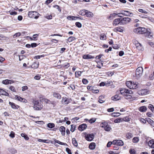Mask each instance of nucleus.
I'll list each match as a JSON object with an SVG mask.
<instances>
[{
    "mask_svg": "<svg viewBox=\"0 0 154 154\" xmlns=\"http://www.w3.org/2000/svg\"><path fill=\"white\" fill-rule=\"evenodd\" d=\"M148 108L150 109V110L152 112H153L154 111V107L153 105L151 104H149L148 106Z\"/></svg>",
    "mask_w": 154,
    "mask_h": 154,
    "instance_id": "de8ad7c7",
    "label": "nucleus"
},
{
    "mask_svg": "<svg viewBox=\"0 0 154 154\" xmlns=\"http://www.w3.org/2000/svg\"><path fill=\"white\" fill-rule=\"evenodd\" d=\"M21 136L22 137H23L26 140H28L29 139L27 135H26L25 133L21 134Z\"/></svg>",
    "mask_w": 154,
    "mask_h": 154,
    "instance_id": "4c0bfd02",
    "label": "nucleus"
},
{
    "mask_svg": "<svg viewBox=\"0 0 154 154\" xmlns=\"http://www.w3.org/2000/svg\"><path fill=\"white\" fill-rule=\"evenodd\" d=\"M21 35V33L20 32H18L17 33H16L14 34V35H13V38H16L17 37H19Z\"/></svg>",
    "mask_w": 154,
    "mask_h": 154,
    "instance_id": "5fc2aeb1",
    "label": "nucleus"
},
{
    "mask_svg": "<svg viewBox=\"0 0 154 154\" xmlns=\"http://www.w3.org/2000/svg\"><path fill=\"white\" fill-rule=\"evenodd\" d=\"M148 145L149 146L152 148H154V140L153 139H152L150 140L148 143Z\"/></svg>",
    "mask_w": 154,
    "mask_h": 154,
    "instance_id": "5701e85b",
    "label": "nucleus"
},
{
    "mask_svg": "<svg viewBox=\"0 0 154 154\" xmlns=\"http://www.w3.org/2000/svg\"><path fill=\"white\" fill-rule=\"evenodd\" d=\"M117 15V12L116 11H114V13L111 14L110 15L108 16L107 17V19L109 20H111L115 17Z\"/></svg>",
    "mask_w": 154,
    "mask_h": 154,
    "instance_id": "f8f14e48",
    "label": "nucleus"
},
{
    "mask_svg": "<svg viewBox=\"0 0 154 154\" xmlns=\"http://www.w3.org/2000/svg\"><path fill=\"white\" fill-rule=\"evenodd\" d=\"M0 95L9 96V94L7 92L4 90L0 88Z\"/></svg>",
    "mask_w": 154,
    "mask_h": 154,
    "instance_id": "412c9836",
    "label": "nucleus"
},
{
    "mask_svg": "<svg viewBox=\"0 0 154 154\" xmlns=\"http://www.w3.org/2000/svg\"><path fill=\"white\" fill-rule=\"evenodd\" d=\"M112 144L116 146H122L123 145L124 143L121 140H116L112 141Z\"/></svg>",
    "mask_w": 154,
    "mask_h": 154,
    "instance_id": "6e6552de",
    "label": "nucleus"
},
{
    "mask_svg": "<svg viewBox=\"0 0 154 154\" xmlns=\"http://www.w3.org/2000/svg\"><path fill=\"white\" fill-rule=\"evenodd\" d=\"M132 94H126L125 95V97L126 99H131L132 98V97L131 95Z\"/></svg>",
    "mask_w": 154,
    "mask_h": 154,
    "instance_id": "79ce46f5",
    "label": "nucleus"
},
{
    "mask_svg": "<svg viewBox=\"0 0 154 154\" xmlns=\"http://www.w3.org/2000/svg\"><path fill=\"white\" fill-rule=\"evenodd\" d=\"M39 15V14L37 12L35 11H29L28 14V16L29 17L35 19L38 18Z\"/></svg>",
    "mask_w": 154,
    "mask_h": 154,
    "instance_id": "7ed1b4c3",
    "label": "nucleus"
},
{
    "mask_svg": "<svg viewBox=\"0 0 154 154\" xmlns=\"http://www.w3.org/2000/svg\"><path fill=\"white\" fill-rule=\"evenodd\" d=\"M108 125V123L105 122H102L101 124V127L104 128Z\"/></svg>",
    "mask_w": 154,
    "mask_h": 154,
    "instance_id": "09e8293b",
    "label": "nucleus"
},
{
    "mask_svg": "<svg viewBox=\"0 0 154 154\" xmlns=\"http://www.w3.org/2000/svg\"><path fill=\"white\" fill-rule=\"evenodd\" d=\"M76 127V125L74 124H73L71 125V128L70 129V131L72 132H74L75 130Z\"/></svg>",
    "mask_w": 154,
    "mask_h": 154,
    "instance_id": "49530a36",
    "label": "nucleus"
},
{
    "mask_svg": "<svg viewBox=\"0 0 154 154\" xmlns=\"http://www.w3.org/2000/svg\"><path fill=\"white\" fill-rule=\"evenodd\" d=\"M121 98V97L119 96V95L116 94L114 96L112 97H111L112 100H114L116 101L120 100Z\"/></svg>",
    "mask_w": 154,
    "mask_h": 154,
    "instance_id": "bb28decb",
    "label": "nucleus"
},
{
    "mask_svg": "<svg viewBox=\"0 0 154 154\" xmlns=\"http://www.w3.org/2000/svg\"><path fill=\"white\" fill-rule=\"evenodd\" d=\"M100 38L101 40H106V36L104 33H102L100 35Z\"/></svg>",
    "mask_w": 154,
    "mask_h": 154,
    "instance_id": "7c9ffc66",
    "label": "nucleus"
},
{
    "mask_svg": "<svg viewBox=\"0 0 154 154\" xmlns=\"http://www.w3.org/2000/svg\"><path fill=\"white\" fill-rule=\"evenodd\" d=\"M87 89L89 91H92L94 89V86H88L87 87Z\"/></svg>",
    "mask_w": 154,
    "mask_h": 154,
    "instance_id": "13d9d810",
    "label": "nucleus"
},
{
    "mask_svg": "<svg viewBox=\"0 0 154 154\" xmlns=\"http://www.w3.org/2000/svg\"><path fill=\"white\" fill-rule=\"evenodd\" d=\"M121 25H125L130 22L131 21V19L129 17H124L121 18Z\"/></svg>",
    "mask_w": 154,
    "mask_h": 154,
    "instance_id": "423d86ee",
    "label": "nucleus"
},
{
    "mask_svg": "<svg viewBox=\"0 0 154 154\" xmlns=\"http://www.w3.org/2000/svg\"><path fill=\"white\" fill-rule=\"evenodd\" d=\"M105 96L103 95H102L98 97V102L100 103H104L105 100Z\"/></svg>",
    "mask_w": 154,
    "mask_h": 154,
    "instance_id": "4468645a",
    "label": "nucleus"
},
{
    "mask_svg": "<svg viewBox=\"0 0 154 154\" xmlns=\"http://www.w3.org/2000/svg\"><path fill=\"white\" fill-rule=\"evenodd\" d=\"M136 47L139 50H141L142 49V47L140 43H138L137 45H136Z\"/></svg>",
    "mask_w": 154,
    "mask_h": 154,
    "instance_id": "f704fd0d",
    "label": "nucleus"
},
{
    "mask_svg": "<svg viewBox=\"0 0 154 154\" xmlns=\"http://www.w3.org/2000/svg\"><path fill=\"white\" fill-rule=\"evenodd\" d=\"M85 15L87 17H91L94 16V14L92 12L87 10Z\"/></svg>",
    "mask_w": 154,
    "mask_h": 154,
    "instance_id": "a878e982",
    "label": "nucleus"
},
{
    "mask_svg": "<svg viewBox=\"0 0 154 154\" xmlns=\"http://www.w3.org/2000/svg\"><path fill=\"white\" fill-rule=\"evenodd\" d=\"M114 122L115 123H118L120 122H122V118H119L116 119L114 120Z\"/></svg>",
    "mask_w": 154,
    "mask_h": 154,
    "instance_id": "603ef678",
    "label": "nucleus"
},
{
    "mask_svg": "<svg viewBox=\"0 0 154 154\" xmlns=\"http://www.w3.org/2000/svg\"><path fill=\"white\" fill-rule=\"evenodd\" d=\"M44 101L45 103H48V104H53V102L49 100L47 98L45 99H44Z\"/></svg>",
    "mask_w": 154,
    "mask_h": 154,
    "instance_id": "37998d69",
    "label": "nucleus"
},
{
    "mask_svg": "<svg viewBox=\"0 0 154 154\" xmlns=\"http://www.w3.org/2000/svg\"><path fill=\"white\" fill-rule=\"evenodd\" d=\"M126 84L128 88L131 89H135L137 88V84L136 82L128 81L126 82Z\"/></svg>",
    "mask_w": 154,
    "mask_h": 154,
    "instance_id": "f03ea898",
    "label": "nucleus"
},
{
    "mask_svg": "<svg viewBox=\"0 0 154 154\" xmlns=\"http://www.w3.org/2000/svg\"><path fill=\"white\" fill-rule=\"evenodd\" d=\"M41 78V75H35L34 78L36 80H39Z\"/></svg>",
    "mask_w": 154,
    "mask_h": 154,
    "instance_id": "338daca9",
    "label": "nucleus"
},
{
    "mask_svg": "<svg viewBox=\"0 0 154 154\" xmlns=\"http://www.w3.org/2000/svg\"><path fill=\"white\" fill-rule=\"evenodd\" d=\"M122 122L125 121V122H129L130 120V118H129V117L128 116H126L125 117L123 118H122Z\"/></svg>",
    "mask_w": 154,
    "mask_h": 154,
    "instance_id": "e433bc0d",
    "label": "nucleus"
},
{
    "mask_svg": "<svg viewBox=\"0 0 154 154\" xmlns=\"http://www.w3.org/2000/svg\"><path fill=\"white\" fill-rule=\"evenodd\" d=\"M9 89L11 90L12 91L14 92H16V90L15 88L13 86H9Z\"/></svg>",
    "mask_w": 154,
    "mask_h": 154,
    "instance_id": "864d4df0",
    "label": "nucleus"
},
{
    "mask_svg": "<svg viewBox=\"0 0 154 154\" xmlns=\"http://www.w3.org/2000/svg\"><path fill=\"white\" fill-rule=\"evenodd\" d=\"M9 104L11 106V108L13 109H17L20 107L19 106L17 105L14 103L11 102H9Z\"/></svg>",
    "mask_w": 154,
    "mask_h": 154,
    "instance_id": "6ab92c4d",
    "label": "nucleus"
},
{
    "mask_svg": "<svg viewBox=\"0 0 154 154\" xmlns=\"http://www.w3.org/2000/svg\"><path fill=\"white\" fill-rule=\"evenodd\" d=\"M82 82L83 84H87L88 83V80L85 79H82Z\"/></svg>",
    "mask_w": 154,
    "mask_h": 154,
    "instance_id": "052dcab7",
    "label": "nucleus"
},
{
    "mask_svg": "<svg viewBox=\"0 0 154 154\" xmlns=\"http://www.w3.org/2000/svg\"><path fill=\"white\" fill-rule=\"evenodd\" d=\"M148 91L147 89H142L138 91V94L141 95H145L147 94Z\"/></svg>",
    "mask_w": 154,
    "mask_h": 154,
    "instance_id": "dca6fc26",
    "label": "nucleus"
},
{
    "mask_svg": "<svg viewBox=\"0 0 154 154\" xmlns=\"http://www.w3.org/2000/svg\"><path fill=\"white\" fill-rule=\"evenodd\" d=\"M124 28L122 26H118L114 28L113 31L116 32H122L124 31Z\"/></svg>",
    "mask_w": 154,
    "mask_h": 154,
    "instance_id": "2eb2a0df",
    "label": "nucleus"
},
{
    "mask_svg": "<svg viewBox=\"0 0 154 154\" xmlns=\"http://www.w3.org/2000/svg\"><path fill=\"white\" fill-rule=\"evenodd\" d=\"M112 48L115 49H118L120 48V46L118 44H113L112 45Z\"/></svg>",
    "mask_w": 154,
    "mask_h": 154,
    "instance_id": "3c124183",
    "label": "nucleus"
},
{
    "mask_svg": "<svg viewBox=\"0 0 154 154\" xmlns=\"http://www.w3.org/2000/svg\"><path fill=\"white\" fill-rule=\"evenodd\" d=\"M2 83L5 85H8V84H11L14 83V82L13 81L9 80L8 79H5L2 81Z\"/></svg>",
    "mask_w": 154,
    "mask_h": 154,
    "instance_id": "4be33fe9",
    "label": "nucleus"
},
{
    "mask_svg": "<svg viewBox=\"0 0 154 154\" xmlns=\"http://www.w3.org/2000/svg\"><path fill=\"white\" fill-rule=\"evenodd\" d=\"M143 72V69L142 67H138L136 70V75L137 77H139L141 75Z\"/></svg>",
    "mask_w": 154,
    "mask_h": 154,
    "instance_id": "0eeeda50",
    "label": "nucleus"
},
{
    "mask_svg": "<svg viewBox=\"0 0 154 154\" xmlns=\"http://www.w3.org/2000/svg\"><path fill=\"white\" fill-rule=\"evenodd\" d=\"M146 122H147L150 125L152 123H154V121L149 118H146Z\"/></svg>",
    "mask_w": 154,
    "mask_h": 154,
    "instance_id": "a19ab883",
    "label": "nucleus"
},
{
    "mask_svg": "<svg viewBox=\"0 0 154 154\" xmlns=\"http://www.w3.org/2000/svg\"><path fill=\"white\" fill-rule=\"evenodd\" d=\"M104 130L107 131H109L111 129V127L109 126V125H108L104 128Z\"/></svg>",
    "mask_w": 154,
    "mask_h": 154,
    "instance_id": "ea45409f",
    "label": "nucleus"
},
{
    "mask_svg": "<svg viewBox=\"0 0 154 154\" xmlns=\"http://www.w3.org/2000/svg\"><path fill=\"white\" fill-rule=\"evenodd\" d=\"M75 39V38L73 37H70L68 38V41L70 42L74 41Z\"/></svg>",
    "mask_w": 154,
    "mask_h": 154,
    "instance_id": "680f3d73",
    "label": "nucleus"
},
{
    "mask_svg": "<svg viewBox=\"0 0 154 154\" xmlns=\"http://www.w3.org/2000/svg\"><path fill=\"white\" fill-rule=\"evenodd\" d=\"M95 144L94 143H91L89 146V148L92 150L94 149L95 148Z\"/></svg>",
    "mask_w": 154,
    "mask_h": 154,
    "instance_id": "c756f323",
    "label": "nucleus"
},
{
    "mask_svg": "<svg viewBox=\"0 0 154 154\" xmlns=\"http://www.w3.org/2000/svg\"><path fill=\"white\" fill-rule=\"evenodd\" d=\"M133 137L132 134L131 133H128L126 134V137L128 139H130Z\"/></svg>",
    "mask_w": 154,
    "mask_h": 154,
    "instance_id": "c9c22d12",
    "label": "nucleus"
},
{
    "mask_svg": "<svg viewBox=\"0 0 154 154\" xmlns=\"http://www.w3.org/2000/svg\"><path fill=\"white\" fill-rule=\"evenodd\" d=\"M44 17L48 20H51L52 19V16L51 15L45 16Z\"/></svg>",
    "mask_w": 154,
    "mask_h": 154,
    "instance_id": "bf43d9fd",
    "label": "nucleus"
},
{
    "mask_svg": "<svg viewBox=\"0 0 154 154\" xmlns=\"http://www.w3.org/2000/svg\"><path fill=\"white\" fill-rule=\"evenodd\" d=\"M38 66V63L34 62L32 65V67L33 68H37Z\"/></svg>",
    "mask_w": 154,
    "mask_h": 154,
    "instance_id": "473e14b6",
    "label": "nucleus"
},
{
    "mask_svg": "<svg viewBox=\"0 0 154 154\" xmlns=\"http://www.w3.org/2000/svg\"><path fill=\"white\" fill-rule=\"evenodd\" d=\"M82 58L85 59H89L94 58V57L89 54H86L83 55Z\"/></svg>",
    "mask_w": 154,
    "mask_h": 154,
    "instance_id": "393cba45",
    "label": "nucleus"
},
{
    "mask_svg": "<svg viewBox=\"0 0 154 154\" xmlns=\"http://www.w3.org/2000/svg\"><path fill=\"white\" fill-rule=\"evenodd\" d=\"M38 36V34H35L33 35L32 36V37L33 39L31 37H28L31 40H36L37 39V38Z\"/></svg>",
    "mask_w": 154,
    "mask_h": 154,
    "instance_id": "72a5a7b5",
    "label": "nucleus"
},
{
    "mask_svg": "<svg viewBox=\"0 0 154 154\" xmlns=\"http://www.w3.org/2000/svg\"><path fill=\"white\" fill-rule=\"evenodd\" d=\"M146 115L148 117H152L153 115L150 112H147L146 114Z\"/></svg>",
    "mask_w": 154,
    "mask_h": 154,
    "instance_id": "69168bd1",
    "label": "nucleus"
},
{
    "mask_svg": "<svg viewBox=\"0 0 154 154\" xmlns=\"http://www.w3.org/2000/svg\"><path fill=\"white\" fill-rule=\"evenodd\" d=\"M66 150L68 154H72L70 149L68 148H66Z\"/></svg>",
    "mask_w": 154,
    "mask_h": 154,
    "instance_id": "774afa93",
    "label": "nucleus"
},
{
    "mask_svg": "<svg viewBox=\"0 0 154 154\" xmlns=\"http://www.w3.org/2000/svg\"><path fill=\"white\" fill-rule=\"evenodd\" d=\"M146 29L145 28L139 27L134 29L133 32L138 34H144L147 32Z\"/></svg>",
    "mask_w": 154,
    "mask_h": 154,
    "instance_id": "f257e3e1",
    "label": "nucleus"
},
{
    "mask_svg": "<svg viewBox=\"0 0 154 154\" xmlns=\"http://www.w3.org/2000/svg\"><path fill=\"white\" fill-rule=\"evenodd\" d=\"M87 10L85 9L82 10H81L79 12V14L82 16H84L86 14V13Z\"/></svg>",
    "mask_w": 154,
    "mask_h": 154,
    "instance_id": "2f4dec72",
    "label": "nucleus"
},
{
    "mask_svg": "<svg viewBox=\"0 0 154 154\" xmlns=\"http://www.w3.org/2000/svg\"><path fill=\"white\" fill-rule=\"evenodd\" d=\"M122 15L126 16L131 17L133 15V14L131 13V12L126 10H123L122 11L121 14Z\"/></svg>",
    "mask_w": 154,
    "mask_h": 154,
    "instance_id": "9b49d317",
    "label": "nucleus"
},
{
    "mask_svg": "<svg viewBox=\"0 0 154 154\" xmlns=\"http://www.w3.org/2000/svg\"><path fill=\"white\" fill-rule=\"evenodd\" d=\"M15 97L16 99H17L18 100L20 101L25 103H26L27 102L26 100L24 98H23L18 96H16Z\"/></svg>",
    "mask_w": 154,
    "mask_h": 154,
    "instance_id": "aec40b11",
    "label": "nucleus"
},
{
    "mask_svg": "<svg viewBox=\"0 0 154 154\" xmlns=\"http://www.w3.org/2000/svg\"><path fill=\"white\" fill-rule=\"evenodd\" d=\"M33 108L35 110H40L43 108V105L41 104V102L38 100L35 101L34 103Z\"/></svg>",
    "mask_w": 154,
    "mask_h": 154,
    "instance_id": "20e7f679",
    "label": "nucleus"
},
{
    "mask_svg": "<svg viewBox=\"0 0 154 154\" xmlns=\"http://www.w3.org/2000/svg\"><path fill=\"white\" fill-rule=\"evenodd\" d=\"M87 127L86 125L85 124H83L79 125L78 129L80 131H83L85 130Z\"/></svg>",
    "mask_w": 154,
    "mask_h": 154,
    "instance_id": "f3484780",
    "label": "nucleus"
},
{
    "mask_svg": "<svg viewBox=\"0 0 154 154\" xmlns=\"http://www.w3.org/2000/svg\"><path fill=\"white\" fill-rule=\"evenodd\" d=\"M85 137L86 140L90 141H92L94 138V135L93 134H86Z\"/></svg>",
    "mask_w": 154,
    "mask_h": 154,
    "instance_id": "9d476101",
    "label": "nucleus"
},
{
    "mask_svg": "<svg viewBox=\"0 0 154 154\" xmlns=\"http://www.w3.org/2000/svg\"><path fill=\"white\" fill-rule=\"evenodd\" d=\"M139 120L143 124H145L146 123V119L145 120L143 118H140Z\"/></svg>",
    "mask_w": 154,
    "mask_h": 154,
    "instance_id": "4d7b16f0",
    "label": "nucleus"
},
{
    "mask_svg": "<svg viewBox=\"0 0 154 154\" xmlns=\"http://www.w3.org/2000/svg\"><path fill=\"white\" fill-rule=\"evenodd\" d=\"M71 101L70 99H68L66 97H63L62 100V102L66 104H68Z\"/></svg>",
    "mask_w": 154,
    "mask_h": 154,
    "instance_id": "a211bd4d",
    "label": "nucleus"
},
{
    "mask_svg": "<svg viewBox=\"0 0 154 154\" xmlns=\"http://www.w3.org/2000/svg\"><path fill=\"white\" fill-rule=\"evenodd\" d=\"M119 24L121 25V18H116L113 20L112 22L113 26H116Z\"/></svg>",
    "mask_w": 154,
    "mask_h": 154,
    "instance_id": "ddd939ff",
    "label": "nucleus"
},
{
    "mask_svg": "<svg viewBox=\"0 0 154 154\" xmlns=\"http://www.w3.org/2000/svg\"><path fill=\"white\" fill-rule=\"evenodd\" d=\"M53 96L54 97L56 98L57 99H60L61 98V95L58 93L55 92L53 93Z\"/></svg>",
    "mask_w": 154,
    "mask_h": 154,
    "instance_id": "b1692460",
    "label": "nucleus"
},
{
    "mask_svg": "<svg viewBox=\"0 0 154 154\" xmlns=\"http://www.w3.org/2000/svg\"><path fill=\"white\" fill-rule=\"evenodd\" d=\"M119 91L121 94L123 96H125L127 94H132L133 92L131 90L125 88H121Z\"/></svg>",
    "mask_w": 154,
    "mask_h": 154,
    "instance_id": "39448f33",
    "label": "nucleus"
},
{
    "mask_svg": "<svg viewBox=\"0 0 154 154\" xmlns=\"http://www.w3.org/2000/svg\"><path fill=\"white\" fill-rule=\"evenodd\" d=\"M139 110L141 112H145L147 110L146 107L145 106H142L140 107Z\"/></svg>",
    "mask_w": 154,
    "mask_h": 154,
    "instance_id": "c85d7f7f",
    "label": "nucleus"
},
{
    "mask_svg": "<svg viewBox=\"0 0 154 154\" xmlns=\"http://www.w3.org/2000/svg\"><path fill=\"white\" fill-rule=\"evenodd\" d=\"M139 141V139L138 137H135L133 138L132 139V141L134 143H136L138 142Z\"/></svg>",
    "mask_w": 154,
    "mask_h": 154,
    "instance_id": "58836bf2",
    "label": "nucleus"
},
{
    "mask_svg": "<svg viewBox=\"0 0 154 154\" xmlns=\"http://www.w3.org/2000/svg\"><path fill=\"white\" fill-rule=\"evenodd\" d=\"M138 11L140 12L145 14H147L148 13V12L144 10L143 9H138Z\"/></svg>",
    "mask_w": 154,
    "mask_h": 154,
    "instance_id": "6e6d98bb",
    "label": "nucleus"
},
{
    "mask_svg": "<svg viewBox=\"0 0 154 154\" xmlns=\"http://www.w3.org/2000/svg\"><path fill=\"white\" fill-rule=\"evenodd\" d=\"M146 37L149 38H152V32L151 29L149 28H146Z\"/></svg>",
    "mask_w": 154,
    "mask_h": 154,
    "instance_id": "1a4fd4ad",
    "label": "nucleus"
},
{
    "mask_svg": "<svg viewBox=\"0 0 154 154\" xmlns=\"http://www.w3.org/2000/svg\"><path fill=\"white\" fill-rule=\"evenodd\" d=\"M96 121V119H94V118H92L91 119H90L89 121V122L90 123H93L95 122Z\"/></svg>",
    "mask_w": 154,
    "mask_h": 154,
    "instance_id": "0e129e2a",
    "label": "nucleus"
},
{
    "mask_svg": "<svg viewBox=\"0 0 154 154\" xmlns=\"http://www.w3.org/2000/svg\"><path fill=\"white\" fill-rule=\"evenodd\" d=\"M59 130L61 132L62 135H64L65 134V128L63 126H61Z\"/></svg>",
    "mask_w": 154,
    "mask_h": 154,
    "instance_id": "cd10ccee",
    "label": "nucleus"
},
{
    "mask_svg": "<svg viewBox=\"0 0 154 154\" xmlns=\"http://www.w3.org/2000/svg\"><path fill=\"white\" fill-rule=\"evenodd\" d=\"M47 126L50 128H52L54 127V124L52 123H49L48 124Z\"/></svg>",
    "mask_w": 154,
    "mask_h": 154,
    "instance_id": "8fccbe9b",
    "label": "nucleus"
},
{
    "mask_svg": "<svg viewBox=\"0 0 154 154\" xmlns=\"http://www.w3.org/2000/svg\"><path fill=\"white\" fill-rule=\"evenodd\" d=\"M8 12L10 13V14L11 15H15L17 14V12H15V11L12 12L11 11H8Z\"/></svg>",
    "mask_w": 154,
    "mask_h": 154,
    "instance_id": "e2e57ef3",
    "label": "nucleus"
},
{
    "mask_svg": "<svg viewBox=\"0 0 154 154\" xmlns=\"http://www.w3.org/2000/svg\"><path fill=\"white\" fill-rule=\"evenodd\" d=\"M72 141L73 145L75 146H77V142L76 139L75 138H72Z\"/></svg>",
    "mask_w": 154,
    "mask_h": 154,
    "instance_id": "c03bdc74",
    "label": "nucleus"
},
{
    "mask_svg": "<svg viewBox=\"0 0 154 154\" xmlns=\"http://www.w3.org/2000/svg\"><path fill=\"white\" fill-rule=\"evenodd\" d=\"M112 116L114 117H117L119 116L120 115V113L119 112H113L112 113Z\"/></svg>",
    "mask_w": 154,
    "mask_h": 154,
    "instance_id": "a18cd8bd",
    "label": "nucleus"
}]
</instances>
